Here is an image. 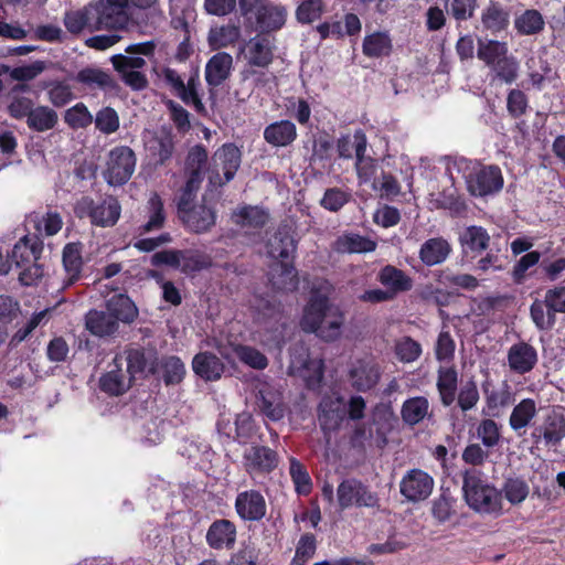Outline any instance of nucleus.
Here are the masks:
<instances>
[{"instance_id":"obj_12","label":"nucleus","mask_w":565,"mask_h":565,"mask_svg":"<svg viewBox=\"0 0 565 565\" xmlns=\"http://www.w3.org/2000/svg\"><path fill=\"white\" fill-rule=\"evenodd\" d=\"M288 374L300 377L309 388L319 387L323 376V361L320 355H290Z\"/></svg>"},{"instance_id":"obj_60","label":"nucleus","mask_w":565,"mask_h":565,"mask_svg":"<svg viewBox=\"0 0 565 565\" xmlns=\"http://www.w3.org/2000/svg\"><path fill=\"white\" fill-rule=\"evenodd\" d=\"M477 435L486 448L498 446L501 438L499 426L492 418H486L479 423Z\"/></svg>"},{"instance_id":"obj_5","label":"nucleus","mask_w":565,"mask_h":565,"mask_svg":"<svg viewBox=\"0 0 565 565\" xmlns=\"http://www.w3.org/2000/svg\"><path fill=\"white\" fill-rule=\"evenodd\" d=\"M463 178L467 191L476 198L495 195L504 185L502 171L497 164L469 161L465 168Z\"/></svg>"},{"instance_id":"obj_9","label":"nucleus","mask_w":565,"mask_h":565,"mask_svg":"<svg viewBox=\"0 0 565 565\" xmlns=\"http://www.w3.org/2000/svg\"><path fill=\"white\" fill-rule=\"evenodd\" d=\"M82 214L90 218V223L100 227L114 226L120 217L121 206L115 196H107L96 203L92 198H83L77 205Z\"/></svg>"},{"instance_id":"obj_33","label":"nucleus","mask_w":565,"mask_h":565,"mask_svg":"<svg viewBox=\"0 0 565 565\" xmlns=\"http://www.w3.org/2000/svg\"><path fill=\"white\" fill-rule=\"evenodd\" d=\"M75 81L90 88L103 90H115L118 88L116 79L107 72L96 67H84L75 75Z\"/></svg>"},{"instance_id":"obj_45","label":"nucleus","mask_w":565,"mask_h":565,"mask_svg":"<svg viewBox=\"0 0 565 565\" xmlns=\"http://www.w3.org/2000/svg\"><path fill=\"white\" fill-rule=\"evenodd\" d=\"M437 388L441 403L449 406L456 398L457 372L455 369H440L438 372Z\"/></svg>"},{"instance_id":"obj_47","label":"nucleus","mask_w":565,"mask_h":565,"mask_svg":"<svg viewBox=\"0 0 565 565\" xmlns=\"http://www.w3.org/2000/svg\"><path fill=\"white\" fill-rule=\"evenodd\" d=\"M519 68L518 60L509 54L490 67L493 73V79H498L504 84H512L516 81Z\"/></svg>"},{"instance_id":"obj_56","label":"nucleus","mask_w":565,"mask_h":565,"mask_svg":"<svg viewBox=\"0 0 565 565\" xmlns=\"http://www.w3.org/2000/svg\"><path fill=\"white\" fill-rule=\"evenodd\" d=\"M456 498H454L450 491L444 490L440 495L433 501L431 514L439 522L445 523L451 519V516L456 513L454 509V504L456 503Z\"/></svg>"},{"instance_id":"obj_63","label":"nucleus","mask_w":565,"mask_h":565,"mask_svg":"<svg viewBox=\"0 0 565 565\" xmlns=\"http://www.w3.org/2000/svg\"><path fill=\"white\" fill-rule=\"evenodd\" d=\"M183 273H195L211 266V259L207 255L198 250H183L181 258Z\"/></svg>"},{"instance_id":"obj_58","label":"nucleus","mask_w":565,"mask_h":565,"mask_svg":"<svg viewBox=\"0 0 565 565\" xmlns=\"http://www.w3.org/2000/svg\"><path fill=\"white\" fill-rule=\"evenodd\" d=\"M513 505L520 504L529 495V486L522 478H508L504 481L501 494Z\"/></svg>"},{"instance_id":"obj_18","label":"nucleus","mask_w":565,"mask_h":565,"mask_svg":"<svg viewBox=\"0 0 565 565\" xmlns=\"http://www.w3.org/2000/svg\"><path fill=\"white\" fill-rule=\"evenodd\" d=\"M237 515L243 521H260L267 511L264 495L257 490H245L236 495L234 503Z\"/></svg>"},{"instance_id":"obj_17","label":"nucleus","mask_w":565,"mask_h":565,"mask_svg":"<svg viewBox=\"0 0 565 565\" xmlns=\"http://www.w3.org/2000/svg\"><path fill=\"white\" fill-rule=\"evenodd\" d=\"M279 463L278 454L262 445H254L243 455V465L247 473H270Z\"/></svg>"},{"instance_id":"obj_6","label":"nucleus","mask_w":565,"mask_h":565,"mask_svg":"<svg viewBox=\"0 0 565 565\" xmlns=\"http://www.w3.org/2000/svg\"><path fill=\"white\" fill-rule=\"evenodd\" d=\"M242 163V151L233 142H226L212 156V162L206 169L209 184L222 188L236 175Z\"/></svg>"},{"instance_id":"obj_52","label":"nucleus","mask_w":565,"mask_h":565,"mask_svg":"<svg viewBox=\"0 0 565 565\" xmlns=\"http://www.w3.org/2000/svg\"><path fill=\"white\" fill-rule=\"evenodd\" d=\"M535 402L531 398L522 399L514 406L510 416V426L513 430H520L529 425L535 416Z\"/></svg>"},{"instance_id":"obj_42","label":"nucleus","mask_w":565,"mask_h":565,"mask_svg":"<svg viewBox=\"0 0 565 565\" xmlns=\"http://www.w3.org/2000/svg\"><path fill=\"white\" fill-rule=\"evenodd\" d=\"M148 221L142 225L143 232H152L163 227L166 223L164 205L161 196L153 192L147 202Z\"/></svg>"},{"instance_id":"obj_38","label":"nucleus","mask_w":565,"mask_h":565,"mask_svg":"<svg viewBox=\"0 0 565 565\" xmlns=\"http://www.w3.org/2000/svg\"><path fill=\"white\" fill-rule=\"evenodd\" d=\"M193 371L205 381H215L221 377L225 364L218 355H194Z\"/></svg>"},{"instance_id":"obj_43","label":"nucleus","mask_w":565,"mask_h":565,"mask_svg":"<svg viewBox=\"0 0 565 565\" xmlns=\"http://www.w3.org/2000/svg\"><path fill=\"white\" fill-rule=\"evenodd\" d=\"M460 243L471 252L481 253L488 248L490 236L482 226L471 225L460 235Z\"/></svg>"},{"instance_id":"obj_1","label":"nucleus","mask_w":565,"mask_h":565,"mask_svg":"<svg viewBox=\"0 0 565 565\" xmlns=\"http://www.w3.org/2000/svg\"><path fill=\"white\" fill-rule=\"evenodd\" d=\"M331 290L327 280L315 282L300 320L305 332H313L326 341L337 339L343 323L339 308L330 302Z\"/></svg>"},{"instance_id":"obj_2","label":"nucleus","mask_w":565,"mask_h":565,"mask_svg":"<svg viewBox=\"0 0 565 565\" xmlns=\"http://www.w3.org/2000/svg\"><path fill=\"white\" fill-rule=\"evenodd\" d=\"M158 369L148 363L146 355H115L108 370L99 379V388L108 395L126 393L135 379L147 377Z\"/></svg>"},{"instance_id":"obj_59","label":"nucleus","mask_w":565,"mask_h":565,"mask_svg":"<svg viewBox=\"0 0 565 565\" xmlns=\"http://www.w3.org/2000/svg\"><path fill=\"white\" fill-rule=\"evenodd\" d=\"M478 7V0H446V12L457 21L471 19Z\"/></svg>"},{"instance_id":"obj_46","label":"nucleus","mask_w":565,"mask_h":565,"mask_svg":"<svg viewBox=\"0 0 565 565\" xmlns=\"http://www.w3.org/2000/svg\"><path fill=\"white\" fill-rule=\"evenodd\" d=\"M514 26L521 35H533L541 32L544 28L542 14L535 9H527L515 18Z\"/></svg>"},{"instance_id":"obj_49","label":"nucleus","mask_w":565,"mask_h":565,"mask_svg":"<svg viewBox=\"0 0 565 565\" xmlns=\"http://www.w3.org/2000/svg\"><path fill=\"white\" fill-rule=\"evenodd\" d=\"M533 495L547 502L558 499V492L553 479L543 472H535L531 478Z\"/></svg>"},{"instance_id":"obj_54","label":"nucleus","mask_w":565,"mask_h":565,"mask_svg":"<svg viewBox=\"0 0 565 565\" xmlns=\"http://www.w3.org/2000/svg\"><path fill=\"white\" fill-rule=\"evenodd\" d=\"M289 475L298 494L307 495L311 491V478L306 467L296 458L289 460Z\"/></svg>"},{"instance_id":"obj_37","label":"nucleus","mask_w":565,"mask_h":565,"mask_svg":"<svg viewBox=\"0 0 565 565\" xmlns=\"http://www.w3.org/2000/svg\"><path fill=\"white\" fill-rule=\"evenodd\" d=\"M107 310L116 322L131 323L138 317V309L135 302L126 295L113 296L106 303Z\"/></svg>"},{"instance_id":"obj_48","label":"nucleus","mask_w":565,"mask_h":565,"mask_svg":"<svg viewBox=\"0 0 565 565\" xmlns=\"http://www.w3.org/2000/svg\"><path fill=\"white\" fill-rule=\"evenodd\" d=\"M324 11L323 0H302L296 8L295 15L300 24H311L318 21Z\"/></svg>"},{"instance_id":"obj_64","label":"nucleus","mask_w":565,"mask_h":565,"mask_svg":"<svg viewBox=\"0 0 565 565\" xmlns=\"http://www.w3.org/2000/svg\"><path fill=\"white\" fill-rule=\"evenodd\" d=\"M47 68V62L35 61L31 64L17 66L11 72V77L18 82H29L34 79Z\"/></svg>"},{"instance_id":"obj_35","label":"nucleus","mask_w":565,"mask_h":565,"mask_svg":"<svg viewBox=\"0 0 565 565\" xmlns=\"http://www.w3.org/2000/svg\"><path fill=\"white\" fill-rule=\"evenodd\" d=\"M46 90L47 100L56 108H62L75 99L72 85L66 79H50L41 83Z\"/></svg>"},{"instance_id":"obj_62","label":"nucleus","mask_w":565,"mask_h":565,"mask_svg":"<svg viewBox=\"0 0 565 565\" xmlns=\"http://www.w3.org/2000/svg\"><path fill=\"white\" fill-rule=\"evenodd\" d=\"M380 380V371L375 365L361 364L355 367V390L366 391L374 387Z\"/></svg>"},{"instance_id":"obj_3","label":"nucleus","mask_w":565,"mask_h":565,"mask_svg":"<svg viewBox=\"0 0 565 565\" xmlns=\"http://www.w3.org/2000/svg\"><path fill=\"white\" fill-rule=\"evenodd\" d=\"M43 252V241L38 235H24L13 246L10 258L20 269L19 281L23 286H33L43 277L44 269L39 259Z\"/></svg>"},{"instance_id":"obj_16","label":"nucleus","mask_w":565,"mask_h":565,"mask_svg":"<svg viewBox=\"0 0 565 565\" xmlns=\"http://www.w3.org/2000/svg\"><path fill=\"white\" fill-rule=\"evenodd\" d=\"M531 437L536 447L541 444L547 447L558 445L565 437V416L553 411L543 424L534 426Z\"/></svg>"},{"instance_id":"obj_23","label":"nucleus","mask_w":565,"mask_h":565,"mask_svg":"<svg viewBox=\"0 0 565 565\" xmlns=\"http://www.w3.org/2000/svg\"><path fill=\"white\" fill-rule=\"evenodd\" d=\"M287 14V9L282 4L262 3L255 10L256 23L266 34L281 30L286 24Z\"/></svg>"},{"instance_id":"obj_26","label":"nucleus","mask_w":565,"mask_h":565,"mask_svg":"<svg viewBox=\"0 0 565 565\" xmlns=\"http://www.w3.org/2000/svg\"><path fill=\"white\" fill-rule=\"evenodd\" d=\"M366 137L361 130H355V171L360 183L374 181L377 160L366 154Z\"/></svg>"},{"instance_id":"obj_10","label":"nucleus","mask_w":565,"mask_h":565,"mask_svg":"<svg viewBox=\"0 0 565 565\" xmlns=\"http://www.w3.org/2000/svg\"><path fill=\"white\" fill-rule=\"evenodd\" d=\"M145 149L156 168L168 166L175 152V136L170 126H161L145 139Z\"/></svg>"},{"instance_id":"obj_20","label":"nucleus","mask_w":565,"mask_h":565,"mask_svg":"<svg viewBox=\"0 0 565 565\" xmlns=\"http://www.w3.org/2000/svg\"><path fill=\"white\" fill-rule=\"evenodd\" d=\"M148 363L153 364L158 371L149 372V375H154L163 380L167 385L180 383L184 376L185 369L182 361L175 355H162L159 361L158 355H146Z\"/></svg>"},{"instance_id":"obj_40","label":"nucleus","mask_w":565,"mask_h":565,"mask_svg":"<svg viewBox=\"0 0 565 565\" xmlns=\"http://www.w3.org/2000/svg\"><path fill=\"white\" fill-rule=\"evenodd\" d=\"M429 403L424 396H416L406 399L401 409L403 422L408 426L419 424L428 414Z\"/></svg>"},{"instance_id":"obj_11","label":"nucleus","mask_w":565,"mask_h":565,"mask_svg":"<svg viewBox=\"0 0 565 565\" xmlns=\"http://www.w3.org/2000/svg\"><path fill=\"white\" fill-rule=\"evenodd\" d=\"M183 226L192 233L204 234L216 224L217 213L213 203H207L205 198L200 203L178 215Z\"/></svg>"},{"instance_id":"obj_36","label":"nucleus","mask_w":565,"mask_h":565,"mask_svg":"<svg viewBox=\"0 0 565 565\" xmlns=\"http://www.w3.org/2000/svg\"><path fill=\"white\" fill-rule=\"evenodd\" d=\"M377 279L395 296L398 292L408 291L413 287L411 277L407 276L402 269L392 265L384 266L380 270Z\"/></svg>"},{"instance_id":"obj_57","label":"nucleus","mask_w":565,"mask_h":565,"mask_svg":"<svg viewBox=\"0 0 565 565\" xmlns=\"http://www.w3.org/2000/svg\"><path fill=\"white\" fill-rule=\"evenodd\" d=\"M95 122V127L104 135H111L119 129L120 120L117 111L110 107L106 106L100 108L93 120Z\"/></svg>"},{"instance_id":"obj_25","label":"nucleus","mask_w":565,"mask_h":565,"mask_svg":"<svg viewBox=\"0 0 565 565\" xmlns=\"http://www.w3.org/2000/svg\"><path fill=\"white\" fill-rule=\"evenodd\" d=\"M483 30L492 35L504 32L510 24V11L498 0H490L481 12Z\"/></svg>"},{"instance_id":"obj_61","label":"nucleus","mask_w":565,"mask_h":565,"mask_svg":"<svg viewBox=\"0 0 565 565\" xmlns=\"http://www.w3.org/2000/svg\"><path fill=\"white\" fill-rule=\"evenodd\" d=\"M317 544L313 534L300 536L291 565H305L316 553Z\"/></svg>"},{"instance_id":"obj_8","label":"nucleus","mask_w":565,"mask_h":565,"mask_svg":"<svg viewBox=\"0 0 565 565\" xmlns=\"http://www.w3.org/2000/svg\"><path fill=\"white\" fill-rule=\"evenodd\" d=\"M136 154L128 146H118L110 150L105 178L110 185H124L129 181L136 168Z\"/></svg>"},{"instance_id":"obj_44","label":"nucleus","mask_w":565,"mask_h":565,"mask_svg":"<svg viewBox=\"0 0 565 565\" xmlns=\"http://www.w3.org/2000/svg\"><path fill=\"white\" fill-rule=\"evenodd\" d=\"M96 10L90 4L82 10L71 11L65 14L64 25L73 34L81 33L86 26H94Z\"/></svg>"},{"instance_id":"obj_53","label":"nucleus","mask_w":565,"mask_h":565,"mask_svg":"<svg viewBox=\"0 0 565 565\" xmlns=\"http://www.w3.org/2000/svg\"><path fill=\"white\" fill-rule=\"evenodd\" d=\"M392 50V41L385 33L376 32L364 39L363 53L369 57L388 55Z\"/></svg>"},{"instance_id":"obj_28","label":"nucleus","mask_w":565,"mask_h":565,"mask_svg":"<svg viewBox=\"0 0 565 565\" xmlns=\"http://www.w3.org/2000/svg\"><path fill=\"white\" fill-rule=\"evenodd\" d=\"M30 92L28 84H15L8 94V113L14 119L28 118L34 108V102L24 94Z\"/></svg>"},{"instance_id":"obj_34","label":"nucleus","mask_w":565,"mask_h":565,"mask_svg":"<svg viewBox=\"0 0 565 565\" xmlns=\"http://www.w3.org/2000/svg\"><path fill=\"white\" fill-rule=\"evenodd\" d=\"M263 413L273 420H279L285 415L284 397L278 387L265 385L259 390Z\"/></svg>"},{"instance_id":"obj_27","label":"nucleus","mask_w":565,"mask_h":565,"mask_svg":"<svg viewBox=\"0 0 565 565\" xmlns=\"http://www.w3.org/2000/svg\"><path fill=\"white\" fill-rule=\"evenodd\" d=\"M233 57L230 53L218 52L214 54L205 65V81L211 87H218L231 75Z\"/></svg>"},{"instance_id":"obj_39","label":"nucleus","mask_w":565,"mask_h":565,"mask_svg":"<svg viewBox=\"0 0 565 565\" xmlns=\"http://www.w3.org/2000/svg\"><path fill=\"white\" fill-rule=\"evenodd\" d=\"M58 122L57 113L49 106H36L26 118V125L32 131L44 132L53 129Z\"/></svg>"},{"instance_id":"obj_50","label":"nucleus","mask_w":565,"mask_h":565,"mask_svg":"<svg viewBox=\"0 0 565 565\" xmlns=\"http://www.w3.org/2000/svg\"><path fill=\"white\" fill-rule=\"evenodd\" d=\"M241 36V30L234 24L222 25L212 29L209 35V43L212 49L217 50L235 44Z\"/></svg>"},{"instance_id":"obj_19","label":"nucleus","mask_w":565,"mask_h":565,"mask_svg":"<svg viewBox=\"0 0 565 565\" xmlns=\"http://www.w3.org/2000/svg\"><path fill=\"white\" fill-rule=\"evenodd\" d=\"M83 248L84 245L81 242H70L63 247L64 287H70L82 278L84 267Z\"/></svg>"},{"instance_id":"obj_31","label":"nucleus","mask_w":565,"mask_h":565,"mask_svg":"<svg viewBox=\"0 0 565 565\" xmlns=\"http://www.w3.org/2000/svg\"><path fill=\"white\" fill-rule=\"evenodd\" d=\"M86 329L97 337H109L118 331L119 324L111 313L96 309L89 310L85 316Z\"/></svg>"},{"instance_id":"obj_15","label":"nucleus","mask_w":565,"mask_h":565,"mask_svg":"<svg viewBox=\"0 0 565 565\" xmlns=\"http://www.w3.org/2000/svg\"><path fill=\"white\" fill-rule=\"evenodd\" d=\"M275 38L266 33H257L246 42L245 58L253 67L268 68L275 58Z\"/></svg>"},{"instance_id":"obj_30","label":"nucleus","mask_w":565,"mask_h":565,"mask_svg":"<svg viewBox=\"0 0 565 565\" xmlns=\"http://www.w3.org/2000/svg\"><path fill=\"white\" fill-rule=\"evenodd\" d=\"M451 253L450 244L443 237L425 241L419 249V259L428 267L444 263Z\"/></svg>"},{"instance_id":"obj_21","label":"nucleus","mask_w":565,"mask_h":565,"mask_svg":"<svg viewBox=\"0 0 565 565\" xmlns=\"http://www.w3.org/2000/svg\"><path fill=\"white\" fill-rule=\"evenodd\" d=\"M236 525L227 519H218L211 523L205 539L207 545L213 550H231L236 542Z\"/></svg>"},{"instance_id":"obj_55","label":"nucleus","mask_w":565,"mask_h":565,"mask_svg":"<svg viewBox=\"0 0 565 565\" xmlns=\"http://www.w3.org/2000/svg\"><path fill=\"white\" fill-rule=\"evenodd\" d=\"M94 117L84 103H77L64 114V121L72 129L87 128L93 124Z\"/></svg>"},{"instance_id":"obj_7","label":"nucleus","mask_w":565,"mask_h":565,"mask_svg":"<svg viewBox=\"0 0 565 565\" xmlns=\"http://www.w3.org/2000/svg\"><path fill=\"white\" fill-rule=\"evenodd\" d=\"M393 412L388 405L376 404L372 409L370 426L355 425V443L383 449L388 443L387 434L393 428Z\"/></svg>"},{"instance_id":"obj_4","label":"nucleus","mask_w":565,"mask_h":565,"mask_svg":"<svg viewBox=\"0 0 565 565\" xmlns=\"http://www.w3.org/2000/svg\"><path fill=\"white\" fill-rule=\"evenodd\" d=\"M462 492L466 503L476 512L493 513L501 510V491L486 482L477 469L462 472Z\"/></svg>"},{"instance_id":"obj_41","label":"nucleus","mask_w":565,"mask_h":565,"mask_svg":"<svg viewBox=\"0 0 565 565\" xmlns=\"http://www.w3.org/2000/svg\"><path fill=\"white\" fill-rule=\"evenodd\" d=\"M509 49L505 42L497 40H479L477 57L487 66L492 67L498 61L508 55Z\"/></svg>"},{"instance_id":"obj_14","label":"nucleus","mask_w":565,"mask_h":565,"mask_svg":"<svg viewBox=\"0 0 565 565\" xmlns=\"http://www.w3.org/2000/svg\"><path fill=\"white\" fill-rule=\"evenodd\" d=\"M434 488V479L422 469H411L399 484L401 494L411 502L426 500Z\"/></svg>"},{"instance_id":"obj_22","label":"nucleus","mask_w":565,"mask_h":565,"mask_svg":"<svg viewBox=\"0 0 565 565\" xmlns=\"http://www.w3.org/2000/svg\"><path fill=\"white\" fill-rule=\"evenodd\" d=\"M90 7L96 10V15H94V28L96 30H120L126 28L128 23L127 11L118 10L116 7L105 3L104 0H99Z\"/></svg>"},{"instance_id":"obj_24","label":"nucleus","mask_w":565,"mask_h":565,"mask_svg":"<svg viewBox=\"0 0 565 565\" xmlns=\"http://www.w3.org/2000/svg\"><path fill=\"white\" fill-rule=\"evenodd\" d=\"M264 140L274 148L291 146L297 137V127L289 119H280L267 125L263 131Z\"/></svg>"},{"instance_id":"obj_13","label":"nucleus","mask_w":565,"mask_h":565,"mask_svg":"<svg viewBox=\"0 0 565 565\" xmlns=\"http://www.w3.org/2000/svg\"><path fill=\"white\" fill-rule=\"evenodd\" d=\"M297 242L288 228H278L268 244V254L274 258L281 259L282 274L296 276L294 265Z\"/></svg>"},{"instance_id":"obj_32","label":"nucleus","mask_w":565,"mask_h":565,"mask_svg":"<svg viewBox=\"0 0 565 565\" xmlns=\"http://www.w3.org/2000/svg\"><path fill=\"white\" fill-rule=\"evenodd\" d=\"M233 222L241 227L262 230L269 222V212L258 205H243L233 212Z\"/></svg>"},{"instance_id":"obj_29","label":"nucleus","mask_w":565,"mask_h":565,"mask_svg":"<svg viewBox=\"0 0 565 565\" xmlns=\"http://www.w3.org/2000/svg\"><path fill=\"white\" fill-rule=\"evenodd\" d=\"M482 388L486 397V407L482 414L486 416L499 417L501 408L509 406L513 402L510 387L505 383L500 390H494L491 388L490 383L486 382Z\"/></svg>"},{"instance_id":"obj_51","label":"nucleus","mask_w":565,"mask_h":565,"mask_svg":"<svg viewBox=\"0 0 565 565\" xmlns=\"http://www.w3.org/2000/svg\"><path fill=\"white\" fill-rule=\"evenodd\" d=\"M530 315L540 330L552 329L556 322V315L543 299H535L530 307Z\"/></svg>"}]
</instances>
